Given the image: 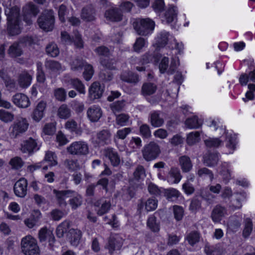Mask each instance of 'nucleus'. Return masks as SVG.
I'll return each instance as SVG.
<instances>
[{"label":"nucleus","instance_id":"nucleus-10","mask_svg":"<svg viewBox=\"0 0 255 255\" xmlns=\"http://www.w3.org/2000/svg\"><path fill=\"white\" fill-rule=\"evenodd\" d=\"M62 82L64 86L74 88L80 94L86 93L85 85L78 78H71L69 76L65 75L62 78Z\"/></svg>","mask_w":255,"mask_h":255},{"label":"nucleus","instance_id":"nucleus-20","mask_svg":"<svg viewBox=\"0 0 255 255\" xmlns=\"http://www.w3.org/2000/svg\"><path fill=\"white\" fill-rule=\"evenodd\" d=\"M39 239L41 242L48 241L49 246L53 247V244L55 241L52 231L46 228H43L39 232Z\"/></svg>","mask_w":255,"mask_h":255},{"label":"nucleus","instance_id":"nucleus-50","mask_svg":"<svg viewBox=\"0 0 255 255\" xmlns=\"http://www.w3.org/2000/svg\"><path fill=\"white\" fill-rule=\"evenodd\" d=\"M185 125L189 128H196L200 127L201 123L197 117L194 116L188 118L185 122Z\"/></svg>","mask_w":255,"mask_h":255},{"label":"nucleus","instance_id":"nucleus-24","mask_svg":"<svg viewBox=\"0 0 255 255\" xmlns=\"http://www.w3.org/2000/svg\"><path fill=\"white\" fill-rule=\"evenodd\" d=\"M105 154L113 166H118L120 164L121 159L118 152L115 150L113 148H107L105 150Z\"/></svg>","mask_w":255,"mask_h":255},{"label":"nucleus","instance_id":"nucleus-18","mask_svg":"<svg viewBox=\"0 0 255 255\" xmlns=\"http://www.w3.org/2000/svg\"><path fill=\"white\" fill-rule=\"evenodd\" d=\"M46 107V103L43 101H41L37 104L31 115L33 121L38 122L43 118Z\"/></svg>","mask_w":255,"mask_h":255},{"label":"nucleus","instance_id":"nucleus-13","mask_svg":"<svg viewBox=\"0 0 255 255\" xmlns=\"http://www.w3.org/2000/svg\"><path fill=\"white\" fill-rule=\"evenodd\" d=\"M74 38H71L68 33L66 31H62L61 33V42L66 45H71L74 43L77 48H82L83 46V42L81 35L78 32L74 33Z\"/></svg>","mask_w":255,"mask_h":255},{"label":"nucleus","instance_id":"nucleus-3","mask_svg":"<svg viewBox=\"0 0 255 255\" xmlns=\"http://www.w3.org/2000/svg\"><path fill=\"white\" fill-rule=\"evenodd\" d=\"M210 123L209 126L213 128L214 130H217L219 129L220 131L219 133L223 134L222 136L223 138H224V136L225 135L227 141L226 146L228 149V151H226V153H233L236 148V141L235 137L233 136L231 133L226 131L225 127H223L222 123L219 119L212 120L210 121Z\"/></svg>","mask_w":255,"mask_h":255},{"label":"nucleus","instance_id":"nucleus-31","mask_svg":"<svg viewBox=\"0 0 255 255\" xmlns=\"http://www.w3.org/2000/svg\"><path fill=\"white\" fill-rule=\"evenodd\" d=\"M33 74V72L29 73L26 71L23 72L19 77L18 83L20 86L22 88L28 87L31 83Z\"/></svg>","mask_w":255,"mask_h":255},{"label":"nucleus","instance_id":"nucleus-29","mask_svg":"<svg viewBox=\"0 0 255 255\" xmlns=\"http://www.w3.org/2000/svg\"><path fill=\"white\" fill-rule=\"evenodd\" d=\"M226 214V211L225 208L220 206H217L212 211L211 217L214 222L219 223Z\"/></svg>","mask_w":255,"mask_h":255},{"label":"nucleus","instance_id":"nucleus-46","mask_svg":"<svg viewBox=\"0 0 255 255\" xmlns=\"http://www.w3.org/2000/svg\"><path fill=\"white\" fill-rule=\"evenodd\" d=\"M165 195L168 200L173 201L180 196V193L175 189L170 188L165 191Z\"/></svg>","mask_w":255,"mask_h":255},{"label":"nucleus","instance_id":"nucleus-36","mask_svg":"<svg viewBox=\"0 0 255 255\" xmlns=\"http://www.w3.org/2000/svg\"><path fill=\"white\" fill-rule=\"evenodd\" d=\"M95 11L92 6H88L82 9L81 17L85 21H90L95 19Z\"/></svg>","mask_w":255,"mask_h":255},{"label":"nucleus","instance_id":"nucleus-25","mask_svg":"<svg viewBox=\"0 0 255 255\" xmlns=\"http://www.w3.org/2000/svg\"><path fill=\"white\" fill-rule=\"evenodd\" d=\"M53 193L55 195L60 205H65V200L72 195H75V192L72 190L57 191L55 189L53 190Z\"/></svg>","mask_w":255,"mask_h":255},{"label":"nucleus","instance_id":"nucleus-44","mask_svg":"<svg viewBox=\"0 0 255 255\" xmlns=\"http://www.w3.org/2000/svg\"><path fill=\"white\" fill-rule=\"evenodd\" d=\"M46 68L51 70L52 71L60 72L63 71L65 68L62 67L59 63L54 61H47L45 62Z\"/></svg>","mask_w":255,"mask_h":255},{"label":"nucleus","instance_id":"nucleus-28","mask_svg":"<svg viewBox=\"0 0 255 255\" xmlns=\"http://www.w3.org/2000/svg\"><path fill=\"white\" fill-rule=\"evenodd\" d=\"M37 143L34 139L29 138L24 140L21 144V151L24 153H31L36 149Z\"/></svg>","mask_w":255,"mask_h":255},{"label":"nucleus","instance_id":"nucleus-33","mask_svg":"<svg viewBox=\"0 0 255 255\" xmlns=\"http://www.w3.org/2000/svg\"><path fill=\"white\" fill-rule=\"evenodd\" d=\"M43 165L53 166L57 164V156L54 152L48 151L46 152L43 160L41 161Z\"/></svg>","mask_w":255,"mask_h":255},{"label":"nucleus","instance_id":"nucleus-56","mask_svg":"<svg viewBox=\"0 0 255 255\" xmlns=\"http://www.w3.org/2000/svg\"><path fill=\"white\" fill-rule=\"evenodd\" d=\"M9 164L12 168L19 169L23 166L24 162L20 157L16 156L13 157L10 160Z\"/></svg>","mask_w":255,"mask_h":255},{"label":"nucleus","instance_id":"nucleus-32","mask_svg":"<svg viewBox=\"0 0 255 255\" xmlns=\"http://www.w3.org/2000/svg\"><path fill=\"white\" fill-rule=\"evenodd\" d=\"M181 178L179 170L177 168H172L167 177V180L170 184H177L180 182Z\"/></svg>","mask_w":255,"mask_h":255},{"label":"nucleus","instance_id":"nucleus-54","mask_svg":"<svg viewBox=\"0 0 255 255\" xmlns=\"http://www.w3.org/2000/svg\"><path fill=\"white\" fill-rule=\"evenodd\" d=\"M185 239L190 245L193 246L199 242L200 236L197 232L194 231L188 234Z\"/></svg>","mask_w":255,"mask_h":255},{"label":"nucleus","instance_id":"nucleus-41","mask_svg":"<svg viewBox=\"0 0 255 255\" xmlns=\"http://www.w3.org/2000/svg\"><path fill=\"white\" fill-rule=\"evenodd\" d=\"M150 123L154 127H161L164 123L163 119L160 117V114L157 112H154L151 114Z\"/></svg>","mask_w":255,"mask_h":255},{"label":"nucleus","instance_id":"nucleus-58","mask_svg":"<svg viewBox=\"0 0 255 255\" xmlns=\"http://www.w3.org/2000/svg\"><path fill=\"white\" fill-rule=\"evenodd\" d=\"M42 163L43 162L41 161L38 163L30 165L27 166V170L30 172H33L41 168L43 171L47 170L48 169V165H43Z\"/></svg>","mask_w":255,"mask_h":255},{"label":"nucleus","instance_id":"nucleus-42","mask_svg":"<svg viewBox=\"0 0 255 255\" xmlns=\"http://www.w3.org/2000/svg\"><path fill=\"white\" fill-rule=\"evenodd\" d=\"M147 226L153 232H158L160 230L159 223L157 222L156 218L153 215L148 218Z\"/></svg>","mask_w":255,"mask_h":255},{"label":"nucleus","instance_id":"nucleus-30","mask_svg":"<svg viewBox=\"0 0 255 255\" xmlns=\"http://www.w3.org/2000/svg\"><path fill=\"white\" fill-rule=\"evenodd\" d=\"M111 206V203L109 201L101 200L100 202H98L95 204L97 214L102 216L107 213L109 211Z\"/></svg>","mask_w":255,"mask_h":255},{"label":"nucleus","instance_id":"nucleus-52","mask_svg":"<svg viewBox=\"0 0 255 255\" xmlns=\"http://www.w3.org/2000/svg\"><path fill=\"white\" fill-rule=\"evenodd\" d=\"M205 252L207 255H222L223 251L218 247L206 246Z\"/></svg>","mask_w":255,"mask_h":255},{"label":"nucleus","instance_id":"nucleus-4","mask_svg":"<svg viewBox=\"0 0 255 255\" xmlns=\"http://www.w3.org/2000/svg\"><path fill=\"white\" fill-rule=\"evenodd\" d=\"M133 27L138 35L148 36L153 32L155 23L149 18H136L133 20Z\"/></svg>","mask_w":255,"mask_h":255},{"label":"nucleus","instance_id":"nucleus-49","mask_svg":"<svg viewBox=\"0 0 255 255\" xmlns=\"http://www.w3.org/2000/svg\"><path fill=\"white\" fill-rule=\"evenodd\" d=\"M141 140L139 137H132L128 143L130 151H134L141 146Z\"/></svg>","mask_w":255,"mask_h":255},{"label":"nucleus","instance_id":"nucleus-2","mask_svg":"<svg viewBox=\"0 0 255 255\" xmlns=\"http://www.w3.org/2000/svg\"><path fill=\"white\" fill-rule=\"evenodd\" d=\"M155 40V44L157 47L164 46L169 42L171 45V48H174L175 50L174 54L176 55L180 54L183 52L184 49L183 43L178 42L172 35L169 34L168 32L165 31L160 32L157 35Z\"/></svg>","mask_w":255,"mask_h":255},{"label":"nucleus","instance_id":"nucleus-59","mask_svg":"<svg viewBox=\"0 0 255 255\" xmlns=\"http://www.w3.org/2000/svg\"><path fill=\"white\" fill-rule=\"evenodd\" d=\"M222 141V140L218 138H209L204 141L206 146L209 147H217L221 145Z\"/></svg>","mask_w":255,"mask_h":255},{"label":"nucleus","instance_id":"nucleus-7","mask_svg":"<svg viewBox=\"0 0 255 255\" xmlns=\"http://www.w3.org/2000/svg\"><path fill=\"white\" fill-rule=\"evenodd\" d=\"M29 125L26 118L21 117H17L10 128L11 135L16 137L25 132L28 129Z\"/></svg>","mask_w":255,"mask_h":255},{"label":"nucleus","instance_id":"nucleus-48","mask_svg":"<svg viewBox=\"0 0 255 255\" xmlns=\"http://www.w3.org/2000/svg\"><path fill=\"white\" fill-rule=\"evenodd\" d=\"M70 227V223L68 221H64L60 224L57 228L56 235L58 237L61 238L63 236Z\"/></svg>","mask_w":255,"mask_h":255},{"label":"nucleus","instance_id":"nucleus-57","mask_svg":"<svg viewBox=\"0 0 255 255\" xmlns=\"http://www.w3.org/2000/svg\"><path fill=\"white\" fill-rule=\"evenodd\" d=\"M46 52L52 57H56L59 54V50L56 44L51 43L46 47Z\"/></svg>","mask_w":255,"mask_h":255},{"label":"nucleus","instance_id":"nucleus-60","mask_svg":"<svg viewBox=\"0 0 255 255\" xmlns=\"http://www.w3.org/2000/svg\"><path fill=\"white\" fill-rule=\"evenodd\" d=\"M145 208L148 212L155 210L157 207V201L153 198L148 199L145 203Z\"/></svg>","mask_w":255,"mask_h":255},{"label":"nucleus","instance_id":"nucleus-22","mask_svg":"<svg viewBox=\"0 0 255 255\" xmlns=\"http://www.w3.org/2000/svg\"><path fill=\"white\" fill-rule=\"evenodd\" d=\"M105 17L107 20L113 21L118 22L122 20L123 18V14L119 11V9L111 6V7L106 10L105 13Z\"/></svg>","mask_w":255,"mask_h":255},{"label":"nucleus","instance_id":"nucleus-53","mask_svg":"<svg viewBox=\"0 0 255 255\" xmlns=\"http://www.w3.org/2000/svg\"><path fill=\"white\" fill-rule=\"evenodd\" d=\"M200 139V134L199 132H192L187 135V142L189 145H193L198 142Z\"/></svg>","mask_w":255,"mask_h":255},{"label":"nucleus","instance_id":"nucleus-61","mask_svg":"<svg viewBox=\"0 0 255 255\" xmlns=\"http://www.w3.org/2000/svg\"><path fill=\"white\" fill-rule=\"evenodd\" d=\"M165 163L162 161H160L155 163L153 168H157L158 170L157 175L159 179L165 180V177L162 175V171L165 169Z\"/></svg>","mask_w":255,"mask_h":255},{"label":"nucleus","instance_id":"nucleus-21","mask_svg":"<svg viewBox=\"0 0 255 255\" xmlns=\"http://www.w3.org/2000/svg\"><path fill=\"white\" fill-rule=\"evenodd\" d=\"M102 111L99 106L94 105L87 110V115L89 120L92 122H97L102 116Z\"/></svg>","mask_w":255,"mask_h":255},{"label":"nucleus","instance_id":"nucleus-8","mask_svg":"<svg viewBox=\"0 0 255 255\" xmlns=\"http://www.w3.org/2000/svg\"><path fill=\"white\" fill-rule=\"evenodd\" d=\"M84 68L83 77L86 81H89L94 74V70L91 65L88 64L82 60L76 59L71 64V69L74 71H81Z\"/></svg>","mask_w":255,"mask_h":255},{"label":"nucleus","instance_id":"nucleus-12","mask_svg":"<svg viewBox=\"0 0 255 255\" xmlns=\"http://www.w3.org/2000/svg\"><path fill=\"white\" fill-rule=\"evenodd\" d=\"M39 12L38 7L32 2L26 3L22 8L24 20L28 25L32 23V18L35 17Z\"/></svg>","mask_w":255,"mask_h":255},{"label":"nucleus","instance_id":"nucleus-64","mask_svg":"<svg viewBox=\"0 0 255 255\" xmlns=\"http://www.w3.org/2000/svg\"><path fill=\"white\" fill-rule=\"evenodd\" d=\"M54 96L58 101H64L66 99V91L62 88H57L54 90Z\"/></svg>","mask_w":255,"mask_h":255},{"label":"nucleus","instance_id":"nucleus-19","mask_svg":"<svg viewBox=\"0 0 255 255\" xmlns=\"http://www.w3.org/2000/svg\"><path fill=\"white\" fill-rule=\"evenodd\" d=\"M12 102L17 107L21 108H26L30 105L28 97L21 93H17L12 97Z\"/></svg>","mask_w":255,"mask_h":255},{"label":"nucleus","instance_id":"nucleus-11","mask_svg":"<svg viewBox=\"0 0 255 255\" xmlns=\"http://www.w3.org/2000/svg\"><path fill=\"white\" fill-rule=\"evenodd\" d=\"M67 149L69 153L73 155H86L89 153L88 145L83 141L73 142Z\"/></svg>","mask_w":255,"mask_h":255},{"label":"nucleus","instance_id":"nucleus-17","mask_svg":"<svg viewBox=\"0 0 255 255\" xmlns=\"http://www.w3.org/2000/svg\"><path fill=\"white\" fill-rule=\"evenodd\" d=\"M27 181L21 178L16 182L14 186V192L15 195L19 197L23 198L27 194Z\"/></svg>","mask_w":255,"mask_h":255},{"label":"nucleus","instance_id":"nucleus-23","mask_svg":"<svg viewBox=\"0 0 255 255\" xmlns=\"http://www.w3.org/2000/svg\"><path fill=\"white\" fill-rule=\"evenodd\" d=\"M177 10L176 7L174 6H170L166 11L164 19L162 20L165 21L167 23L170 24L171 26H173L177 21Z\"/></svg>","mask_w":255,"mask_h":255},{"label":"nucleus","instance_id":"nucleus-38","mask_svg":"<svg viewBox=\"0 0 255 255\" xmlns=\"http://www.w3.org/2000/svg\"><path fill=\"white\" fill-rule=\"evenodd\" d=\"M231 166L229 163L224 162L222 164L221 174L223 176V180L228 182L231 178Z\"/></svg>","mask_w":255,"mask_h":255},{"label":"nucleus","instance_id":"nucleus-55","mask_svg":"<svg viewBox=\"0 0 255 255\" xmlns=\"http://www.w3.org/2000/svg\"><path fill=\"white\" fill-rule=\"evenodd\" d=\"M14 118V115L4 110H0V120L4 122L8 123L11 122Z\"/></svg>","mask_w":255,"mask_h":255},{"label":"nucleus","instance_id":"nucleus-15","mask_svg":"<svg viewBox=\"0 0 255 255\" xmlns=\"http://www.w3.org/2000/svg\"><path fill=\"white\" fill-rule=\"evenodd\" d=\"M96 52L100 55L104 56L105 59L101 60L102 65L108 69H113L115 68L114 66V62L113 60H110L108 58L109 54V50L105 47L101 46L96 49Z\"/></svg>","mask_w":255,"mask_h":255},{"label":"nucleus","instance_id":"nucleus-34","mask_svg":"<svg viewBox=\"0 0 255 255\" xmlns=\"http://www.w3.org/2000/svg\"><path fill=\"white\" fill-rule=\"evenodd\" d=\"M219 159V154L217 153L206 154L203 157L204 164L208 166H213L216 165Z\"/></svg>","mask_w":255,"mask_h":255},{"label":"nucleus","instance_id":"nucleus-26","mask_svg":"<svg viewBox=\"0 0 255 255\" xmlns=\"http://www.w3.org/2000/svg\"><path fill=\"white\" fill-rule=\"evenodd\" d=\"M121 240L118 235H112L108 241L107 248L110 253L115 250H119L122 247Z\"/></svg>","mask_w":255,"mask_h":255},{"label":"nucleus","instance_id":"nucleus-39","mask_svg":"<svg viewBox=\"0 0 255 255\" xmlns=\"http://www.w3.org/2000/svg\"><path fill=\"white\" fill-rule=\"evenodd\" d=\"M71 110L66 104H62L58 109L57 115L60 119H67L71 116Z\"/></svg>","mask_w":255,"mask_h":255},{"label":"nucleus","instance_id":"nucleus-35","mask_svg":"<svg viewBox=\"0 0 255 255\" xmlns=\"http://www.w3.org/2000/svg\"><path fill=\"white\" fill-rule=\"evenodd\" d=\"M82 236L81 232L78 229H71L69 231V238L71 244L77 246L80 241Z\"/></svg>","mask_w":255,"mask_h":255},{"label":"nucleus","instance_id":"nucleus-14","mask_svg":"<svg viewBox=\"0 0 255 255\" xmlns=\"http://www.w3.org/2000/svg\"><path fill=\"white\" fill-rule=\"evenodd\" d=\"M31 44V38L27 37L23 41L19 43H14L11 45L8 50V53L11 57H13L20 56L22 53V47L24 44L27 45Z\"/></svg>","mask_w":255,"mask_h":255},{"label":"nucleus","instance_id":"nucleus-63","mask_svg":"<svg viewBox=\"0 0 255 255\" xmlns=\"http://www.w3.org/2000/svg\"><path fill=\"white\" fill-rule=\"evenodd\" d=\"M82 197L79 194L70 200V205L73 209H76L82 204Z\"/></svg>","mask_w":255,"mask_h":255},{"label":"nucleus","instance_id":"nucleus-16","mask_svg":"<svg viewBox=\"0 0 255 255\" xmlns=\"http://www.w3.org/2000/svg\"><path fill=\"white\" fill-rule=\"evenodd\" d=\"M104 92V87L99 82H94L89 87L88 96L89 98L94 100L100 98Z\"/></svg>","mask_w":255,"mask_h":255},{"label":"nucleus","instance_id":"nucleus-6","mask_svg":"<svg viewBox=\"0 0 255 255\" xmlns=\"http://www.w3.org/2000/svg\"><path fill=\"white\" fill-rule=\"evenodd\" d=\"M38 24L40 28L45 31H51L54 26L55 18L52 10H46L38 19Z\"/></svg>","mask_w":255,"mask_h":255},{"label":"nucleus","instance_id":"nucleus-1","mask_svg":"<svg viewBox=\"0 0 255 255\" xmlns=\"http://www.w3.org/2000/svg\"><path fill=\"white\" fill-rule=\"evenodd\" d=\"M5 13L7 16V30L8 33L11 35L19 34L21 32L22 26L19 20V8L16 6L11 8L7 7L5 9Z\"/></svg>","mask_w":255,"mask_h":255},{"label":"nucleus","instance_id":"nucleus-9","mask_svg":"<svg viewBox=\"0 0 255 255\" xmlns=\"http://www.w3.org/2000/svg\"><path fill=\"white\" fill-rule=\"evenodd\" d=\"M143 158L146 161L156 159L160 153L159 146L154 142H151L145 145L142 150Z\"/></svg>","mask_w":255,"mask_h":255},{"label":"nucleus","instance_id":"nucleus-47","mask_svg":"<svg viewBox=\"0 0 255 255\" xmlns=\"http://www.w3.org/2000/svg\"><path fill=\"white\" fill-rule=\"evenodd\" d=\"M56 123H51L45 125L42 130V135H52L56 131Z\"/></svg>","mask_w":255,"mask_h":255},{"label":"nucleus","instance_id":"nucleus-43","mask_svg":"<svg viewBox=\"0 0 255 255\" xmlns=\"http://www.w3.org/2000/svg\"><path fill=\"white\" fill-rule=\"evenodd\" d=\"M121 79L125 82L130 83H136L139 81L137 75L131 72H124L121 75Z\"/></svg>","mask_w":255,"mask_h":255},{"label":"nucleus","instance_id":"nucleus-62","mask_svg":"<svg viewBox=\"0 0 255 255\" xmlns=\"http://www.w3.org/2000/svg\"><path fill=\"white\" fill-rule=\"evenodd\" d=\"M129 117L128 115L122 114L116 117V123L120 126H125L128 124Z\"/></svg>","mask_w":255,"mask_h":255},{"label":"nucleus","instance_id":"nucleus-37","mask_svg":"<svg viewBox=\"0 0 255 255\" xmlns=\"http://www.w3.org/2000/svg\"><path fill=\"white\" fill-rule=\"evenodd\" d=\"M181 168L183 172L189 171L192 167V164L190 158L187 156H182L179 159Z\"/></svg>","mask_w":255,"mask_h":255},{"label":"nucleus","instance_id":"nucleus-45","mask_svg":"<svg viewBox=\"0 0 255 255\" xmlns=\"http://www.w3.org/2000/svg\"><path fill=\"white\" fill-rule=\"evenodd\" d=\"M147 46V42L144 38L139 37L136 39L134 44L133 49L136 52H140Z\"/></svg>","mask_w":255,"mask_h":255},{"label":"nucleus","instance_id":"nucleus-40","mask_svg":"<svg viewBox=\"0 0 255 255\" xmlns=\"http://www.w3.org/2000/svg\"><path fill=\"white\" fill-rule=\"evenodd\" d=\"M248 90L245 94V97L242 100L245 103L249 101H253L255 99V84H249L248 86Z\"/></svg>","mask_w":255,"mask_h":255},{"label":"nucleus","instance_id":"nucleus-27","mask_svg":"<svg viewBox=\"0 0 255 255\" xmlns=\"http://www.w3.org/2000/svg\"><path fill=\"white\" fill-rule=\"evenodd\" d=\"M111 133L108 130H102L97 133L95 141L100 145L108 144L110 142Z\"/></svg>","mask_w":255,"mask_h":255},{"label":"nucleus","instance_id":"nucleus-5","mask_svg":"<svg viewBox=\"0 0 255 255\" xmlns=\"http://www.w3.org/2000/svg\"><path fill=\"white\" fill-rule=\"evenodd\" d=\"M21 249L24 255H39L40 249L36 240L31 236L28 235L22 238Z\"/></svg>","mask_w":255,"mask_h":255},{"label":"nucleus","instance_id":"nucleus-51","mask_svg":"<svg viewBox=\"0 0 255 255\" xmlns=\"http://www.w3.org/2000/svg\"><path fill=\"white\" fill-rule=\"evenodd\" d=\"M156 89V87L153 84L145 83L142 87V93L144 96H148L153 94Z\"/></svg>","mask_w":255,"mask_h":255}]
</instances>
